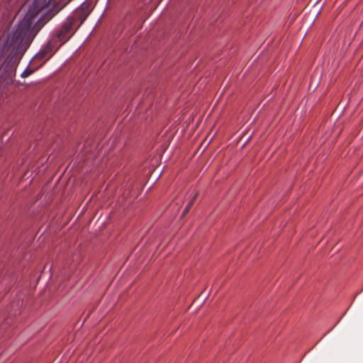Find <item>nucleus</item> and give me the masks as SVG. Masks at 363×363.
<instances>
[{"mask_svg": "<svg viewBox=\"0 0 363 363\" xmlns=\"http://www.w3.org/2000/svg\"><path fill=\"white\" fill-rule=\"evenodd\" d=\"M197 196H198V193L197 192L194 194L192 199H191V201H189V203H188V205L186 206V207L184 210V212L182 213V216H184L189 212V209L191 208V207L194 204V201L196 199Z\"/></svg>", "mask_w": 363, "mask_h": 363, "instance_id": "nucleus-5", "label": "nucleus"}, {"mask_svg": "<svg viewBox=\"0 0 363 363\" xmlns=\"http://www.w3.org/2000/svg\"><path fill=\"white\" fill-rule=\"evenodd\" d=\"M76 18H78L80 20V25L85 21L88 14L86 13L83 9L77 11L75 13Z\"/></svg>", "mask_w": 363, "mask_h": 363, "instance_id": "nucleus-4", "label": "nucleus"}, {"mask_svg": "<svg viewBox=\"0 0 363 363\" xmlns=\"http://www.w3.org/2000/svg\"><path fill=\"white\" fill-rule=\"evenodd\" d=\"M59 48V45H57V43L51 38L46 45L35 56V59L45 62L48 60Z\"/></svg>", "mask_w": 363, "mask_h": 363, "instance_id": "nucleus-3", "label": "nucleus"}, {"mask_svg": "<svg viewBox=\"0 0 363 363\" xmlns=\"http://www.w3.org/2000/svg\"><path fill=\"white\" fill-rule=\"evenodd\" d=\"M50 2V0H33L28 7L24 5L19 13H25L16 28L6 37L0 38V84L11 80L15 67L29 48L40 28L65 6H55L41 16L32 28L33 18Z\"/></svg>", "mask_w": 363, "mask_h": 363, "instance_id": "nucleus-1", "label": "nucleus"}, {"mask_svg": "<svg viewBox=\"0 0 363 363\" xmlns=\"http://www.w3.org/2000/svg\"><path fill=\"white\" fill-rule=\"evenodd\" d=\"M74 23V18L68 17L66 21L62 23V27L55 31L52 39H53L57 43H59L60 47L66 43L74 33V30H73V26Z\"/></svg>", "mask_w": 363, "mask_h": 363, "instance_id": "nucleus-2", "label": "nucleus"}]
</instances>
